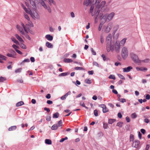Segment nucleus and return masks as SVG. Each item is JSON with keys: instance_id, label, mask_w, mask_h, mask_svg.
<instances>
[{"instance_id": "nucleus-1", "label": "nucleus", "mask_w": 150, "mask_h": 150, "mask_svg": "<svg viewBox=\"0 0 150 150\" xmlns=\"http://www.w3.org/2000/svg\"><path fill=\"white\" fill-rule=\"evenodd\" d=\"M120 47V42L118 41H117L115 44L112 42L107 44L106 49L108 52L110 51L113 52L115 50L116 52H118Z\"/></svg>"}, {"instance_id": "nucleus-2", "label": "nucleus", "mask_w": 150, "mask_h": 150, "mask_svg": "<svg viewBox=\"0 0 150 150\" xmlns=\"http://www.w3.org/2000/svg\"><path fill=\"white\" fill-rule=\"evenodd\" d=\"M21 26L19 25H17V28L18 29L20 32L23 35H25L24 30L25 31L26 33H28V31L29 30V28L27 27L28 25H26L25 26L24 24L22 23H21Z\"/></svg>"}, {"instance_id": "nucleus-3", "label": "nucleus", "mask_w": 150, "mask_h": 150, "mask_svg": "<svg viewBox=\"0 0 150 150\" xmlns=\"http://www.w3.org/2000/svg\"><path fill=\"white\" fill-rule=\"evenodd\" d=\"M128 51L127 48L125 47H123L121 51V55L122 58L125 59L128 56Z\"/></svg>"}, {"instance_id": "nucleus-4", "label": "nucleus", "mask_w": 150, "mask_h": 150, "mask_svg": "<svg viewBox=\"0 0 150 150\" xmlns=\"http://www.w3.org/2000/svg\"><path fill=\"white\" fill-rule=\"evenodd\" d=\"M114 15V13L112 12L108 15L107 14L105 15L103 18L106 19L105 21H109L113 18Z\"/></svg>"}, {"instance_id": "nucleus-5", "label": "nucleus", "mask_w": 150, "mask_h": 150, "mask_svg": "<svg viewBox=\"0 0 150 150\" xmlns=\"http://www.w3.org/2000/svg\"><path fill=\"white\" fill-rule=\"evenodd\" d=\"M130 56L133 60L136 63H139V60L137 55L133 52H131L130 53Z\"/></svg>"}, {"instance_id": "nucleus-6", "label": "nucleus", "mask_w": 150, "mask_h": 150, "mask_svg": "<svg viewBox=\"0 0 150 150\" xmlns=\"http://www.w3.org/2000/svg\"><path fill=\"white\" fill-rule=\"evenodd\" d=\"M30 14L31 17L33 19H38L39 16L38 13L35 11H30Z\"/></svg>"}, {"instance_id": "nucleus-7", "label": "nucleus", "mask_w": 150, "mask_h": 150, "mask_svg": "<svg viewBox=\"0 0 150 150\" xmlns=\"http://www.w3.org/2000/svg\"><path fill=\"white\" fill-rule=\"evenodd\" d=\"M106 4V2L105 1H103L100 5H97L96 6V8L99 9L100 7H101V11H103L105 9V8L104 7Z\"/></svg>"}, {"instance_id": "nucleus-8", "label": "nucleus", "mask_w": 150, "mask_h": 150, "mask_svg": "<svg viewBox=\"0 0 150 150\" xmlns=\"http://www.w3.org/2000/svg\"><path fill=\"white\" fill-rule=\"evenodd\" d=\"M139 141L137 140H135L133 143L132 146L133 147L138 148L139 146Z\"/></svg>"}, {"instance_id": "nucleus-9", "label": "nucleus", "mask_w": 150, "mask_h": 150, "mask_svg": "<svg viewBox=\"0 0 150 150\" xmlns=\"http://www.w3.org/2000/svg\"><path fill=\"white\" fill-rule=\"evenodd\" d=\"M99 106L103 108V113H105L108 111V110L106 107L105 105L102 104L100 105Z\"/></svg>"}, {"instance_id": "nucleus-10", "label": "nucleus", "mask_w": 150, "mask_h": 150, "mask_svg": "<svg viewBox=\"0 0 150 150\" xmlns=\"http://www.w3.org/2000/svg\"><path fill=\"white\" fill-rule=\"evenodd\" d=\"M112 23H109L108 24L105 30L106 33H108L110 31L112 28Z\"/></svg>"}, {"instance_id": "nucleus-11", "label": "nucleus", "mask_w": 150, "mask_h": 150, "mask_svg": "<svg viewBox=\"0 0 150 150\" xmlns=\"http://www.w3.org/2000/svg\"><path fill=\"white\" fill-rule=\"evenodd\" d=\"M112 40V35L111 34H109L106 38L107 44L110 43L111 42Z\"/></svg>"}, {"instance_id": "nucleus-12", "label": "nucleus", "mask_w": 150, "mask_h": 150, "mask_svg": "<svg viewBox=\"0 0 150 150\" xmlns=\"http://www.w3.org/2000/svg\"><path fill=\"white\" fill-rule=\"evenodd\" d=\"M132 69V67L131 66H129L127 68H123V71L124 72H128L131 69Z\"/></svg>"}, {"instance_id": "nucleus-13", "label": "nucleus", "mask_w": 150, "mask_h": 150, "mask_svg": "<svg viewBox=\"0 0 150 150\" xmlns=\"http://www.w3.org/2000/svg\"><path fill=\"white\" fill-rule=\"evenodd\" d=\"M16 38L21 42H24V41L22 38L18 34H16L15 35Z\"/></svg>"}, {"instance_id": "nucleus-14", "label": "nucleus", "mask_w": 150, "mask_h": 150, "mask_svg": "<svg viewBox=\"0 0 150 150\" xmlns=\"http://www.w3.org/2000/svg\"><path fill=\"white\" fill-rule=\"evenodd\" d=\"M45 38L48 40L52 41L53 40V37L50 35H47L45 36Z\"/></svg>"}, {"instance_id": "nucleus-15", "label": "nucleus", "mask_w": 150, "mask_h": 150, "mask_svg": "<svg viewBox=\"0 0 150 150\" xmlns=\"http://www.w3.org/2000/svg\"><path fill=\"white\" fill-rule=\"evenodd\" d=\"M11 40L12 41H13L14 43H15L17 45H19V43L18 41L17 40L16 38L13 37H12L11 38Z\"/></svg>"}, {"instance_id": "nucleus-16", "label": "nucleus", "mask_w": 150, "mask_h": 150, "mask_svg": "<svg viewBox=\"0 0 150 150\" xmlns=\"http://www.w3.org/2000/svg\"><path fill=\"white\" fill-rule=\"evenodd\" d=\"M46 45L48 48H52L53 47V45L52 44L48 42H46Z\"/></svg>"}, {"instance_id": "nucleus-17", "label": "nucleus", "mask_w": 150, "mask_h": 150, "mask_svg": "<svg viewBox=\"0 0 150 150\" xmlns=\"http://www.w3.org/2000/svg\"><path fill=\"white\" fill-rule=\"evenodd\" d=\"M24 104V102L22 101H21L17 103L16 104V107L20 106Z\"/></svg>"}, {"instance_id": "nucleus-18", "label": "nucleus", "mask_w": 150, "mask_h": 150, "mask_svg": "<svg viewBox=\"0 0 150 150\" xmlns=\"http://www.w3.org/2000/svg\"><path fill=\"white\" fill-rule=\"evenodd\" d=\"M16 128V126H13L10 127L8 128V130L9 131H11L15 130Z\"/></svg>"}, {"instance_id": "nucleus-19", "label": "nucleus", "mask_w": 150, "mask_h": 150, "mask_svg": "<svg viewBox=\"0 0 150 150\" xmlns=\"http://www.w3.org/2000/svg\"><path fill=\"white\" fill-rule=\"evenodd\" d=\"M45 143L46 144H52V141L51 140L49 139H46L45 140Z\"/></svg>"}, {"instance_id": "nucleus-20", "label": "nucleus", "mask_w": 150, "mask_h": 150, "mask_svg": "<svg viewBox=\"0 0 150 150\" xmlns=\"http://www.w3.org/2000/svg\"><path fill=\"white\" fill-rule=\"evenodd\" d=\"M30 62V60L29 59H25L22 62H21L20 63V65H22L24 64V63L25 62Z\"/></svg>"}, {"instance_id": "nucleus-21", "label": "nucleus", "mask_w": 150, "mask_h": 150, "mask_svg": "<svg viewBox=\"0 0 150 150\" xmlns=\"http://www.w3.org/2000/svg\"><path fill=\"white\" fill-rule=\"evenodd\" d=\"M44 8L47 9V10L49 13H51L52 11L51 9L49 6L47 5L46 7H45V8Z\"/></svg>"}, {"instance_id": "nucleus-22", "label": "nucleus", "mask_w": 150, "mask_h": 150, "mask_svg": "<svg viewBox=\"0 0 150 150\" xmlns=\"http://www.w3.org/2000/svg\"><path fill=\"white\" fill-rule=\"evenodd\" d=\"M58 127V126L57 125H54L52 127L51 129L52 130H56Z\"/></svg>"}, {"instance_id": "nucleus-23", "label": "nucleus", "mask_w": 150, "mask_h": 150, "mask_svg": "<svg viewBox=\"0 0 150 150\" xmlns=\"http://www.w3.org/2000/svg\"><path fill=\"white\" fill-rule=\"evenodd\" d=\"M69 73L68 72H65V73H61V74L59 75V76H67V75L69 74Z\"/></svg>"}, {"instance_id": "nucleus-24", "label": "nucleus", "mask_w": 150, "mask_h": 150, "mask_svg": "<svg viewBox=\"0 0 150 150\" xmlns=\"http://www.w3.org/2000/svg\"><path fill=\"white\" fill-rule=\"evenodd\" d=\"M64 61L65 62H72V60L71 59L67 58L64 59Z\"/></svg>"}, {"instance_id": "nucleus-25", "label": "nucleus", "mask_w": 150, "mask_h": 150, "mask_svg": "<svg viewBox=\"0 0 150 150\" xmlns=\"http://www.w3.org/2000/svg\"><path fill=\"white\" fill-rule=\"evenodd\" d=\"M134 140V136L132 134H131L130 135L129 141L130 142H133Z\"/></svg>"}, {"instance_id": "nucleus-26", "label": "nucleus", "mask_w": 150, "mask_h": 150, "mask_svg": "<svg viewBox=\"0 0 150 150\" xmlns=\"http://www.w3.org/2000/svg\"><path fill=\"white\" fill-rule=\"evenodd\" d=\"M59 113L58 112H57L53 114V118H57L59 117Z\"/></svg>"}, {"instance_id": "nucleus-27", "label": "nucleus", "mask_w": 150, "mask_h": 150, "mask_svg": "<svg viewBox=\"0 0 150 150\" xmlns=\"http://www.w3.org/2000/svg\"><path fill=\"white\" fill-rule=\"evenodd\" d=\"M6 80V78L2 76L0 77V83L3 82L4 81Z\"/></svg>"}, {"instance_id": "nucleus-28", "label": "nucleus", "mask_w": 150, "mask_h": 150, "mask_svg": "<svg viewBox=\"0 0 150 150\" xmlns=\"http://www.w3.org/2000/svg\"><path fill=\"white\" fill-rule=\"evenodd\" d=\"M85 82L87 84H90L91 83V80L88 79H86L85 80Z\"/></svg>"}, {"instance_id": "nucleus-29", "label": "nucleus", "mask_w": 150, "mask_h": 150, "mask_svg": "<svg viewBox=\"0 0 150 150\" xmlns=\"http://www.w3.org/2000/svg\"><path fill=\"white\" fill-rule=\"evenodd\" d=\"M0 58L2 60H6L7 58V57L4 55L0 54Z\"/></svg>"}, {"instance_id": "nucleus-30", "label": "nucleus", "mask_w": 150, "mask_h": 150, "mask_svg": "<svg viewBox=\"0 0 150 150\" xmlns=\"http://www.w3.org/2000/svg\"><path fill=\"white\" fill-rule=\"evenodd\" d=\"M115 120L113 119H110L108 120V123L109 124H112L115 121Z\"/></svg>"}, {"instance_id": "nucleus-31", "label": "nucleus", "mask_w": 150, "mask_h": 150, "mask_svg": "<svg viewBox=\"0 0 150 150\" xmlns=\"http://www.w3.org/2000/svg\"><path fill=\"white\" fill-rule=\"evenodd\" d=\"M108 78L110 79H112L113 80H115L116 79L115 76L112 74H110Z\"/></svg>"}, {"instance_id": "nucleus-32", "label": "nucleus", "mask_w": 150, "mask_h": 150, "mask_svg": "<svg viewBox=\"0 0 150 150\" xmlns=\"http://www.w3.org/2000/svg\"><path fill=\"white\" fill-rule=\"evenodd\" d=\"M118 100L122 103L125 102L126 101V99L125 98H119Z\"/></svg>"}, {"instance_id": "nucleus-33", "label": "nucleus", "mask_w": 150, "mask_h": 150, "mask_svg": "<svg viewBox=\"0 0 150 150\" xmlns=\"http://www.w3.org/2000/svg\"><path fill=\"white\" fill-rule=\"evenodd\" d=\"M23 42H21L20 45V47L23 49H26V47L25 45L23 43Z\"/></svg>"}, {"instance_id": "nucleus-34", "label": "nucleus", "mask_w": 150, "mask_h": 150, "mask_svg": "<svg viewBox=\"0 0 150 150\" xmlns=\"http://www.w3.org/2000/svg\"><path fill=\"white\" fill-rule=\"evenodd\" d=\"M118 76V77L120 78L121 79L125 80V77L122 74H117Z\"/></svg>"}, {"instance_id": "nucleus-35", "label": "nucleus", "mask_w": 150, "mask_h": 150, "mask_svg": "<svg viewBox=\"0 0 150 150\" xmlns=\"http://www.w3.org/2000/svg\"><path fill=\"white\" fill-rule=\"evenodd\" d=\"M24 16L25 18L28 21H30V18L27 14H25V13H24Z\"/></svg>"}, {"instance_id": "nucleus-36", "label": "nucleus", "mask_w": 150, "mask_h": 150, "mask_svg": "<svg viewBox=\"0 0 150 150\" xmlns=\"http://www.w3.org/2000/svg\"><path fill=\"white\" fill-rule=\"evenodd\" d=\"M136 69L137 70H140V71H143L144 70H145L146 71L147 69L146 68H139L138 67H137L136 68Z\"/></svg>"}, {"instance_id": "nucleus-37", "label": "nucleus", "mask_w": 150, "mask_h": 150, "mask_svg": "<svg viewBox=\"0 0 150 150\" xmlns=\"http://www.w3.org/2000/svg\"><path fill=\"white\" fill-rule=\"evenodd\" d=\"M137 117V115L135 113H134L131 115V117L132 118H135Z\"/></svg>"}, {"instance_id": "nucleus-38", "label": "nucleus", "mask_w": 150, "mask_h": 150, "mask_svg": "<svg viewBox=\"0 0 150 150\" xmlns=\"http://www.w3.org/2000/svg\"><path fill=\"white\" fill-rule=\"evenodd\" d=\"M126 39L125 38H124L121 41H120V43L122 45H123L125 43L126 41Z\"/></svg>"}, {"instance_id": "nucleus-39", "label": "nucleus", "mask_w": 150, "mask_h": 150, "mask_svg": "<svg viewBox=\"0 0 150 150\" xmlns=\"http://www.w3.org/2000/svg\"><path fill=\"white\" fill-rule=\"evenodd\" d=\"M101 0H93V3H94V1L95 2L94 4H99L101 1Z\"/></svg>"}, {"instance_id": "nucleus-40", "label": "nucleus", "mask_w": 150, "mask_h": 150, "mask_svg": "<svg viewBox=\"0 0 150 150\" xmlns=\"http://www.w3.org/2000/svg\"><path fill=\"white\" fill-rule=\"evenodd\" d=\"M40 3L44 8L46 7L47 5L45 4V2L43 1V0H42V1L40 2Z\"/></svg>"}, {"instance_id": "nucleus-41", "label": "nucleus", "mask_w": 150, "mask_h": 150, "mask_svg": "<svg viewBox=\"0 0 150 150\" xmlns=\"http://www.w3.org/2000/svg\"><path fill=\"white\" fill-rule=\"evenodd\" d=\"M62 120H60L59 121L58 123L57 126L58 127L62 126Z\"/></svg>"}, {"instance_id": "nucleus-42", "label": "nucleus", "mask_w": 150, "mask_h": 150, "mask_svg": "<svg viewBox=\"0 0 150 150\" xmlns=\"http://www.w3.org/2000/svg\"><path fill=\"white\" fill-rule=\"evenodd\" d=\"M22 69L21 68L15 70V72L16 73L20 72L22 70Z\"/></svg>"}, {"instance_id": "nucleus-43", "label": "nucleus", "mask_w": 150, "mask_h": 150, "mask_svg": "<svg viewBox=\"0 0 150 150\" xmlns=\"http://www.w3.org/2000/svg\"><path fill=\"white\" fill-rule=\"evenodd\" d=\"M122 124L123 123L122 122H120L117 123V125L120 127H121L122 126Z\"/></svg>"}, {"instance_id": "nucleus-44", "label": "nucleus", "mask_w": 150, "mask_h": 150, "mask_svg": "<svg viewBox=\"0 0 150 150\" xmlns=\"http://www.w3.org/2000/svg\"><path fill=\"white\" fill-rule=\"evenodd\" d=\"M9 52L11 53L12 54H14L15 55H16V52L12 49H11L9 50Z\"/></svg>"}, {"instance_id": "nucleus-45", "label": "nucleus", "mask_w": 150, "mask_h": 150, "mask_svg": "<svg viewBox=\"0 0 150 150\" xmlns=\"http://www.w3.org/2000/svg\"><path fill=\"white\" fill-rule=\"evenodd\" d=\"M24 10L25 11L26 13L30 14V11H31V10H30V9H28L27 8L25 9Z\"/></svg>"}, {"instance_id": "nucleus-46", "label": "nucleus", "mask_w": 150, "mask_h": 150, "mask_svg": "<svg viewBox=\"0 0 150 150\" xmlns=\"http://www.w3.org/2000/svg\"><path fill=\"white\" fill-rule=\"evenodd\" d=\"M100 41L101 43H103L104 42V39L102 35H101L100 36Z\"/></svg>"}, {"instance_id": "nucleus-47", "label": "nucleus", "mask_w": 150, "mask_h": 150, "mask_svg": "<svg viewBox=\"0 0 150 150\" xmlns=\"http://www.w3.org/2000/svg\"><path fill=\"white\" fill-rule=\"evenodd\" d=\"M74 69L75 70H83V69L82 67H75Z\"/></svg>"}, {"instance_id": "nucleus-48", "label": "nucleus", "mask_w": 150, "mask_h": 150, "mask_svg": "<svg viewBox=\"0 0 150 150\" xmlns=\"http://www.w3.org/2000/svg\"><path fill=\"white\" fill-rule=\"evenodd\" d=\"M68 139L67 137H65L64 138H62L60 140V142H64V140Z\"/></svg>"}, {"instance_id": "nucleus-49", "label": "nucleus", "mask_w": 150, "mask_h": 150, "mask_svg": "<svg viewBox=\"0 0 150 150\" xmlns=\"http://www.w3.org/2000/svg\"><path fill=\"white\" fill-rule=\"evenodd\" d=\"M12 47L16 51V50H17V48H18L19 47L18 46H17L15 45H13L12 46Z\"/></svg>"}, {"instance_id": "nucleus-50", "label": "nucleus", "mask_w": 150, "mask_h": 150, "mask_svg": "<svg viewBox=\"0 0 150 150\" xmlns=\"http://www.w3.org/2000/svg\"><path fill=\"white\" fill-rule=\"evenodd\" d=\"M7 56L8 57H14V56H15L14 54H10V53H8L7 54Z\"/></svg>"}, {"instance_id": "nucleus-51", "label": "nucleus", "mask_w": 150, "mask_h": 150, "mask_svg": "<svg viewBox=\"0 0 150 150\" xmlns=\"http://www.w3.org/2000/svg\"><path fill=\"white\" fill-rule=\"evenodd\" d=\"M104 129H107L108 127V125L107 123H104L103 125Z\"/></svg>"}, {"instance_id": "nucleus-52", "label": "nucleus", "mask_w": 150, "mask_h": 150, "mask_svg": "<svg viewBox=\"0 0 150 150\" xmlns=\"http://www.w3.org/2000/svg\"><path fill=\"white\" fill-rule=\"evenodd\" d=\"M94 114L96 116H98V111L97 110H94Z\"/></svg>"}, {"instance_id": "nucleus-53", "label": "nucleus", "mask_w": 150, "mask_h": 150, "mask_svg": "<svg viewBox=\"0 0 150 150\" xmlns=\"http://www.w3.org/2000/svg\"><path fill=\"white\" fill-rule=\"evenodd\" d=\"M91 51L92 52V54L94 55H96V52L93 50V48H91Z\"/></svg>"}, {"instance_id": "nucleus-54", "label": "nucleus", "mask_w": 150, "mask_h": 150, "mask_svg": "<svg viewBox=\"0 0 150 150\" xmlns=\"http://www.w3.org/2000/svg\"><path fill=\"white\" fill-rule=\"evenodd\" d=\"M149 59H146L144 60H142V62H149Z\"/></svg>"}, {"instance_id": "nucleus-55", "label": "nucleus", "mask_w": 150, "mask_h": 150, "mask_svg": "<svg viewBox=\"0 0 150 150\" xmlns=\"http://www.w3.org/2000/svg\"><path fill=\"white\" fill-rule=\"evenodd\" d=\"M47 103L49 105H51L53 103L52 101L50 100H47Z\"/></svg>"}, {"instance_id": "nucleus-56", "label": "nucleus", "mask_w": 150, "mask_h": 150, "mask_svg": "<svg viewBox=\"0 0 150 150\" xmlns=\"http://www.w3.org/2000/svg\"><path fill=\"white\" fill-rule=\"evenodd\" d=\"M28 1L30 2V4H31L32 5H34L35 3L33 1V0H28Z\"/></svg>"}, {"instance_id": "nucleus-57", "label": "nucleus", "mask_w": 150, "mask_h": 150, "mask_svg": "<svg viewBox=\"0 0 150 150\" xmlns=\"http://www.w3.org/2000/svg\"><path fill=\"white\" fill-rule=\"evenodd\" d=\"M80 104L82 107H85V108H87V107H86L85 105V104L84 103H80Z\"/></svg>"}, {"instance_id": "nucleus-58", "label": "nucleus", "mask_w": 150, "mask_h": 150, "mask_svg": "<svg viewBox=\"0 0 150 150\" xmlns=\"http://www.w3.org/2000/svg\"><path fill=\"white\" fill-rule=\"evenodd\" d=\"M44 110H45L47 112H49L50 111V109L47 108H45Z\"/></svg>"}, {"instance_id": "nucleus-59", "label": "nucleus", "mask_w": 150, "mask_h": 150, "mask_svg": "<svg viewBox=\"0 0 150 150\" xmlns=\"http://www.w3.org/2000/svg\"><path fill=\"white\" fill-rule=\"evenodd\" d=\"M117 116L120 118H121L122 117V115L120 112H119L118 113Z\"/></svg>"}, {"instance_id": "nucleus-60", "label": "nucleus", "mask_w": 150, "mask_h": 150, "mask_svg": "<svg viewBox=\"0 0 150 150\" xmlns=\"http://www.w3.org/2000/svg\"><path fill=\"white\" fill-rule=\"evenodd\" d=\"M46 97L47 99H50L51 98V95L50 94H48L46 96Z\"/></svg>"}, {"instance_id": "nucleus-61", "label": "nucleus", "mask_w": 150, "mask_h": 150, "mask_svg": "<svg viewBox=\"0 0 150 150\" xmlns=\"http://www.w3.org/2000/svg\"><path fill=\"white\" fill-rule=\"evenodd\" d=\"M150 147L149 145L147 144L146 145L145 150H148Z\"/></svg>"}, {"instance_id": "nucleus-62", "label": "nucleus", "mask_w": 150, "mask_h": 150, "mask_svg": "<svg viewBox=\"0 0 150 150\" xmlns=\"http://www.w3.org/2000/svg\"><path fill=\"white\" fill-rule=\"evenodd\" d=\"M25 37L26 38L28 39V40H31V38L27 34L26 35H25Z\"/></svg>"}, {"instance_id": "nucleus-63", "label": "nucleus", "mask_w": 150, "mask_h": 150, "mask_svg": "<svg viewBox=\"0 0 150 150\" xmlns=\"http://www.w3.org/2000/svg\"><path fill=\"white\" fill-rule=\"evenodd\" d=\"M146 99L147 100H149L150 99V96L149 94H147L146 96Z\"/></svg>"}, {"instance_id": "nucleus-64", "label": "nucleus", "mask_w": 150, "mask_h": 150, "mask_svg": "<svg viewBox=\"0 0 150 150\" xmlns=\"http://www.w3.org/2000/svg\"><path fill=\"white\" fill-rule=\"evenodd\" d=\"M112 92L113 93H114L115 94H117L118 92L115 89H113L112 90Z\"/></svg>"}]
</instances>
